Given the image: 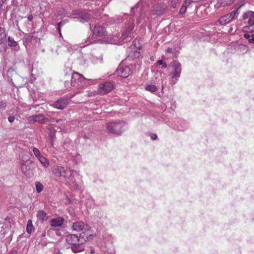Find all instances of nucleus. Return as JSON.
Wrapping results in <instances>:
<instances>
[{
    "label": "nucleus",
    "mask_w": 254,
    "mask_h": 254,
    "mask_svg": "<svg viewBox=\"0 0 254 254\" xmlns=\"http://www.w3.org/2000/svg\"><path fill=\"white\" fill-rule=\"evenodd\" d=\"M89 239L84 232L81 233L79 236L74 234L68 235L66 237V241L70 246L74 253H78L84 250V244Z\"/></svg>",
    "instance_id": "f257e3e1"
},
{
    "label": "nucleus",
    "mask_w": 254,
    "mask_h": 254,
    "mask_svg": "<svg viewBox=\"0 0 254 254\" xmlns=\"http://www.w3.org/2000/svg\"><path fill=\"white\" fill-rule=\"evenodd\" d=\"M64 80L65 87H68L71 85L78 87L79 89H82L85 82V79L82 75L76 72H72L70 69L65 74Z\"/></svg>",
    "instance_id": "f03ea898"
},
{
    "label": "nucleus",
    "mask_w": 254,
    "mask_h": 254,
    "mask_svg": "<svg viewBox=\"0 0 254 254\" xmlns=\"http://www.w3.org/2000/svg\"><path fill=\"white\" fill-rule=\"evenodd\" d=\"M67 16L72 19H76L80 22L85 23L90 19L91 14L88 9L78 8L72 9Z\"/></svg>",
    "instance_id": "7ed1b4c3"
},
{
    "label": "nucleus",
    "mask_w": 254,
    "mask_h": 254,
    "mask_svg": "<svg viewBox=\"0 0 254 254\" xmlns=\"http://www.w3.org/2000/svg\"><path fill=\"white\" fill-rule=\"evenodd\" d=\"M126 125L124 121L109 122L106 124V128L108 132L117 135H121L123 128Z\"/></svg>",
    "instance_id": "20e7f679"
},
{
    "label": "nucleus",
    "mask_w": 254,
    "mask_h": 254,
    "mask_svg": "<svg viewBox=\"0 0 254 254\" xmlns=\"http://www.w3.org/2000/svg\"><path fill=\"white\" fill-rule=\"evenodd\" d=\"M241 21L245 26L243 27V30L245 32H249L250 27L254 25V12L248 10L244 12L242 16Z\"/></svg>",
    "instance_id": "39448f33"
},
{
    "label": "nucleus",
    "mask_w": 254,
    "mask_h": 254,
    "mask_svg": "<svg viewBox=\"0 0 254 254\" xmlns=\"http://www.w3.org/2000/svg\"><path fill=\"white\" fill-rule=\"evenodd\" d=\"M170 67L172 71H170L169 75L172 78H176L177 80L181 73V64L178 61L174 60L171 63Z\"/></svg>",
    "instance_id": "423d86ee"
},
{
    "label": "nucleus",
    "mask_w": 254,
    "mask_h": 254,
    "mask_svg": "<svg viewBox=\"0 0 254 254\" xmlns=\"http://www.w3.org/2000/svg\"><path fill=\"white\" fill-rule=\"evenodd\" d=\"M241 6L238 7L235 11L225 14L219 19V22L221 25H225L231 22L233 19L236 17L240 13Z\"/></svg>",
    "instance_id": "0eeeda50"
},
{
    "label": "nucleus",
    "mask_w": 254,
    "mask_h": 254,
    "mask_svg": "<svg viewBox=\"0 0 254 254\" xmlns=\"http://www.w3.org/2000/svg\"><path fill=\"white\" fill-rule=\"evenodd\" d=\"M116 74L123 78H126L132 73L131 69L129 65H125L123 63L119 64L116 70Z\"/></svg>",
    "instance_id": "6e6552de"
},
{
    "label": "nucleus",
    "mask_w": 254,
    "mask_h": 254,
    "mask_svg": "<svg viewBox=\"0 0 254 254\" xmlns=\"http://www.w3.org/2000/svg\"><path fill=\"white\" fill-rule=\"evenodd\" d=\"M6 43L5 30L3 27H0V53H3L6 51L7 47Z\"/></svg>",
    "instance_id": "1a4fd4ad"
},
{
    "label": "nucleus",
    "mask_w": 254,
    "mask_h": 254,
    "mask_svg": "<svg viewBox=\"0 0 254 254\" xmlns=\"http://www.w3.org/2000/svg\"><path fill=\"white\" fill-rule=\"evenodd\" d=\"M72 228L73 230L77 232L83 231L86 236H91V234H87L86 235L85 234L86 232H88L90 227L88 225L84 224L83 222L79 221L73 223L72 225Z\"/></svg>",
    "instance_id": "9d476101"
},
{
    "label": "nucleus",
    "mask_w": 254,
    "mask_h": 254,
    "mask_svg": "<svg viewBox=\"0 0 254 254\" xmlns=\"http://www.w3.org/2000/svg\"><path fill=\"white\" fill-rule=\"evenodd\" d=\"M114 87V84L112 82H106L99 85L98 91L100 94H106L112 91Z\"/></svg>",
    "instance_id": "9b49d317"
},
{
    "label": "nucleus",
    "mask_w": 254,
    "mask_h": 254,
    "mask_svg": "<svg viewBox=\"0 0 254 254\" xmlns=\"http://www.w3.org/2000/svg\"><path fill=\"white\" fill-rule=\"evenodd\" d=\"M28 120L31 123L38 122L40 124H45L47 122L48 119L43 114H39L29 116Z\"/></svg>",
    "instance_id": "f8f14e48"
},
{
    "label": "nucleus",
    "mask_w": 254,
    "mask_h": 254,
    "mask_svg": "<svg viewBox=\"0 0 254 254\" xmlns=\"http://www.w3.org/2000/svg\"><path fill=\"white\" fill-rule=\"evenodd\" d=\"M106 29L103 26V23L96 24L93 30V34L97 36H104L105 35Z\"/></svg>",
    "instance_id": "ddd939ff"
},
{
    "label": "nucleus",
    "mask_w": 254,
    "mask_h": 254,
    "mask_svg": "<svg viewBox=\"0 0 254 254\" xmlns=\"http://www.w3.org/2000/svg\"><path fill=\"white\" fill-rule=\"evenodd\" d=\"M68 102L69 100L67 98H62L56 101L53 104V106L58 109L63 110L68 105Z\"/></svg>",
    "instance_id": "4468645a"
},
{
    "label": "nucleus",
    "mask_w": 254,
    "mask_h": 254,
    "mask_svg": "<svg viewBox=\"0 0 254 254\" xmlns=\"http://www.w3.org/2000/svg\"><path fill=\"white\" fill-rule=\"evenodd\" d=\"M73 171L68 168L64 169L63 177L68 180L69 183H73L74 180L73 179Z\"/></svg>",
    "instance_id": "2eb2a0df"
},
{
    "label": "nucleus",
    "mask_w": 254,
    "mask_h": 254,
    "mask_svg": "<svg viewBox=\"0 0 254 254\" xmlns=\"http://www.w3.org/2000/svg\"><path fill=\"white\" fill-rule=\"evenodd\" d=\"M64 219L63 218L59 217L51 219L50 221V224L53 227H60L64 224Z\"/></svg>",
    "instance_id": "dca6fc26"
},
{
    "label": "nucleus",
    "mask_w": 254,
    "mask_h": 254,
    "mask_svg": "<svg viewBox=\"0 0 254 254\" xmlns=\"http://www.w3.org/2000/svg\"><path fill=\"white\" fill-rule=\"evenodd\" d=\"M65 168L62 166H56L53 170V173L58 177H63Z\"/></svg>",
    "instance_id": "f3484780"
},
{
    "label": "nucleus",
    "mask_w": 254,
    "mask_h": 254,
    "mask_svg": "<svg viewBox=\"0 0 254 254\" xmlns=\"http://www.w3.org/2000/svg\"><path fill=\"white\" fill-rule=\"evenodd\" d=\"M21 171L26 176H29L31 173V170L30 166L27 164L26 162L23 163L21 167Z\"/></svg>",
    "instance_id": "a211bd4d"
},
{
    "label": "nucleus",
    "mask_w": 254,
    "mask_h": 254,
    "mask_svg": "<svg viewBox=\"0 0 254 254\" xmlns=\"http://www.w3.org/2000/svg\"><path fill=\"white\" fill-rule=\"evenodd\" d=\"M133 33L130 31L126 30L122 34L121 37V39L122 41L126 40L127 41H129L132 37L133 36Z\"/></svg>",
    "instance_id": "6ab92c4d"
},
{
    "label": "nucleus",
    "mask_w": 254,
    "mask_h": 254,
    "mask_svg": "<svg viewBox=\"0 0 254 254\" xmlns=\"http://www.w3.org/2000/svg\"><path fill=\"white\" fill-rule=\"evenodd\" d=\"M8 45L10 47H15V50L18 51L19 49V47H17V43L15 41L13 38L10 36H8L7 38Z\"/></svg>",
    "instance_id": "aec40b11"
},
{
    "label": "nucleus",
    "mask_w": 254,
    "mask_h": 254,
    "mask_svg": "<svg viewBox=\"0 0 254 254\" xmlns=\"http://www.w3.org/2000/svg\"><path fill=\"white\" fill-rule=\"evenodd\" d=\"M37 217L39 220L44 221L46 220L48 218L47 214L43 210H40L38 211Z\"/></svg>",
    "instance_id": "412c9836"
},
{
    "label": "nucleus",
    "mask_w": 254,
    "mask_h": 254,
    "mask_svg": "<svg viewBox=\"0 0 254 254\" xmlns=\"http://www.w3.org/2000/svg\"><path fill=\"white\" fill-rule=\"evenodd\" d=\"M34 231V228L32 224V221L31 220H28L26 226V232L28 234H31Z\"/></svg>",
    "instance_id": "4be33fe9"
},
{
    "label": "nucleus",
    "mask_w": 254,
    "mask_h": 254,
    "mask_svg": "<svg viewBox=\"0 0 254 254\" xmlns=\"http://www.w3.org/2000/svg\"><path fill=\"white\" fill-rule=\"evenodd\" d=\"M38 159L44 167L47 168L49 166V162L48 160L43 155Z\"/></svg>",
    "instance_id": "5701e85b"
},
{
    "label": "nucleus",
    "mask_w": 254,
    "mask_h": 254,
    "mask_svg": "<svg viewBox=\"0 0 254 254\" xmlns=\"http://www.w3.org/2000/svg\"><path fill=\"white\" fill-rule=\"evenodd\" d=\"M145 90L154 92L157 90V87L155 85L152 84H147L145 87Z\"/></svg>",
    "instance_id": "b1692460"
},
{
    "label": "nucleus",
    "mask_w": 254,
    "mask_h": 254,
    "mask_svg": "<svg viewBox=\"0 0 254 254\" xmlns=\"http://www.w3.org/2000/svg\"><path fill=\"white\" fill-rule=\"evenodd\" d=\"M35 187L37 192L40 193L43 190V185L39 182H36L35 183Z\"/></svg>",
    "instance_id": "393cba45"
},
{
    "label": "nucleus",
    "mask_w": 254,
    "mask_h": 254,
    "mask_svg": "<svg viewBox=\"0 0 254 254\" xmlns=\"http://www.w3.org/2000/svg\"><path fill=\"white\" fill-rule=\"evenodd\" d=\"M67 21H68L66 19H64V20H62L61 22H60L59 23H58L57 24V25H58L57 29H58L59 32V34L60 35H61V27L63 26L66 23H67Z\"/></svg>",
    "instance_id": "a878e982"
},
{
    "label": "nucleus",
    "mask_w": 254,
    "mask_h": 254,
    "mask_svg": "<svg viewBox=\"0 0 254 254\" xmlns=\"http://www.w3.org/2000/svg\"><path fill=\"white\" fill-rule=\"evenodd\" d=\"M33 152L35 155V156L37 157V159L40 158L42 155L41 154L40 151L39 150V149L36 147L33 148Z\"/></svg>",
    "instance_id": "bb28decb"
},
{
    "label": "nucleus",
    "mask_w": 254,
    "mask_h": 254,
    "mask_svg": "<svg viewBox=\"0 0 254 254\" xmlns=\"http://www.w3.org/2000/svg\"><path fill=\"white\" fill-rule=\"evenodd\" d=\"M232 0H222L220 4L223 6L230 5L232 3Z\"/></svg>",
    "instance_id": "cd10ccee"
},
{
    "label": "nucleus",
    "mask_w": 254,
    "mask_h": 254,
    "mask_svg": "<svg viewBox=\"0 0 254 254\" xmlns=\"http://www.w3.org/2000/svg\"><path fill=\"white\" fill-rule=\"evenodd\" d=\"M7 106L6 103L5 102L1 101H0V109L4 110Z\"/></svg>",
    "instance_id": "c85d7f7f"
},
{
    "label": "nucleus",
    "mask_w": 254,
    "mask_h": 254,
    "mask_svg": "<svg viewBox=\"0 0 254 254\" xmlns=\"http://www.w3.org/2000/svg\"><path fill=\"white\" fill-rule=\"evenodd\" d=\"M133 29H134V24L133 23H131V24H129V25L128 26V27L126 29V30L130 31L131 32H132V31L133 30Z\"/></svg>",
    "instance_id": "c756f323"
},
{
    "label": "nucleus",
    "mask_w": 254,
    "mask_h": 254,
    "mask_svg": "<svg viewBox=\"0 0 254 254\" xmlns=\"http://www.w3.org/2000/svg\"><path fill=\"white\" fill-rule=\"evenodd\" d=\"M180 0H172L171 5L173 8H175L177 6V4L179 2Z\"/></svg>",
    "instance_id": "7c9ffc66"
},
{
    "label": "nucleus",
    "mask_w": 254,
    "mask_h": 254,
    "mask_svg": "<svg viewBox=\"0 0 254 254\" xmlns=\"http://www.w3.org/2000/svg\"><path fill=\"white\" fill-rule=\"evenodd\" d=\"M187 8V7L183 5L181 8L180 10V13L181 14H184L186 11Z\"/></svg>",
    "instance_id": "2f4dec72"
},
{
    "label": "nucleus",
    "mask_w": 254,
    "mask_h": 254,
    "mask_svg": "<svg viewBox=\"0 0 254 254\" xmlns=\"http://www.w3.org/2000/svg\"><path fill=\"white\" fill-rule=\"evenodd\" d=\"M33 35H31V34H29L28 35L26 36V37H25V41L27 42H29L31 41V40H32V38H33Z\"/></svg>",
    "instance_id": "473e14b6"
},
{
    "label": "nucleus",
    "mask_w": 254,
    "mask_h": 254,
    "mask_svg": "<svg viewBox=\"0 0 254 254\" xmlns=\"http://www.w3.org/2000/svg\"><path fill=\"white\" fill-rule=\"evenodd\" d=\"M191 1L190 0H186L183 3V5H185V6L187 7V8L191 4Z\"/></svg>",
    "instance_id": "72a5a7b5"
},
{
    "label": "nucleus",
    "mask_w": 254,
    "mask_h": 254,
    "mask_svg": "<svg viewBox=\"0 0 254 254\" xmlns=\"http://www.w3.org/2000/svg\"><path fill=\"white\" fill-rule=\"evenodd\" d=\"M90 43H92V42L91 40H86L85 42V44H83V45L80 46V47H84L85 46L89 45Z\"/></svg>",
    "instance_id": "f704fd0d"
},
{
    "label": "nucleus",
    "mask_w": 254,
    "mask_h": 254,
    "mask_svg": "<svg viewBox=\"0 0 254 254\" xmlns=\"http://www.w3.org/2000/svg\"><path fill=\"white\" fill-rule=\"evenodd\" d=\"M150 136L151 138L153 140H155L157 138V135L155 133H150Z\"/></svg>",
    "instance_id": "c9c22d12"
},
{
    "label": "nucleus",
    "mask_w": 254,
    "mask_h": 254,
    "mask_svg": "<svg viewBox=\"0 0 254 254\" xmlns=\"http://www.w3.org/2000/svg\"><path fill=\"white\" fill-rule=\"evenodd\" d=\"M15 118L13 116H9L8 118V121L9 123H11L14 121Z\"/></svg>",
    "instance_id": "e433bc0d"
},
{
    "label": "nucleus",
    "mask_w": 254,
    "mask_h": 254,
    "mask_svg": "<svg viewBox=\"0 0 254 254\" xmlns=\"http://www.w3.org/2000/svg\"><path fill=\"white\" fill-rule=\"evenodd\" d=\"M244 37L246 39L249 40V39H250V38H251V37H252V35H250L249 34H248V33H245V34L244 35Z\"/></svg>",
    "instance_id": "4c0bfd02"
},
{
    "label": "nucleus",
    "mask_w": 254,
    "mask_h": 254,
    "mask_svg": "<svg viewBox=\"0 0 254 254\" xmlns=\"http://www.w3.org/2000/svg\"><path fill=\"white\" fill-rule=\"evenodd\" d=\"M249 41L251 43H254V34H252V37L249 39Z\"/></svg>",
    "instance_id": "58836bf2"
},
{
    "label": "nucleus",
    "mask_w": 254,
    "mask_h": 254,
    "mask_svg": "<svg viewBox=\"0 0 254 254\" xmlns=\"http://www.w3.org/2000/svg\"><path fill=\"white\" fill-rule=\"evenodd\" d=\"M53 122H55L57 123L61 124V123L63 122V120H62V119L56 120L55 119H53Z\"/></svg>",
    "instance_id": "ea45409f"
},
{
    "label": "nucleus",
    "mask_w": 254,
    "mask_h": 254,
    "mask_svg": "<svg viewBox=\"0 0 254 254\" xmlns=\"http://www.w3.org/2000/svg\"><path fill=\"white\" fill-rule=\"evenodd\" d=\"M74 189L77 190H80L81 187L79 186L78 185L75 184L73 186Z\"/></svg>",
    "instance_id": "a19ab883"
},
{
    "label": "nucleus",
    "mask_w": 254,
    "mask_h": 254,
    "mask_svg": "<svg viewBox=\"0 0 254 254\" xmlns=\"http://www.w3.org/2000/svg\"><path fill=\"white\" fill-rule=\"evenodd\" d=\"M163 62L162 60H159L157 62V63H156V65H162L163 64Z\"/></svg>",
    "instance_id": "79ce46f5"
},
{
    "label": "nucleus",
    "mask_w": 254,
    "mask_h": 254,
    "mask_svg": "<svg viewBox=\"0 0 254 254\" xmlns=\"http://www.w3.org/2000/svg\"><path fill=\"white\" fill-rule=\"evenodd\" d=\"M33 18V17L32 15H31H31H28V17H27V19H28V20L29 21H32Z\"/></svg>",
    "instance_id": "37998d69"
},
{
    "label": "nucleus",
    "mask_w": 254,
    "mask_h": 254,
    "mask_svg": "<svg viewBox=\"0 0 254 254\" xmlns=\"http://www.w3.org/2000/svg\"><path fill=\"white\" fill-rule=\"evenodd\" d=\"M6 0H0V8L2 6L3 3L6 1Z\"/></svg>",
    "instance_id": "c03bdc74"
},
{
    "label": "nucleus",
    "mask_w": 254,
    "mask_h": 254,
    "mask_svg": "<svg viewBox=\"0 0 254 254\" xmlns=\"http://www.w3.org/2000/svg\"><path fill=\"white\" fill-rule=\"evenodd\" d=\"M251 29L249 28V32H254V25L253 27H250Z\"/></svg>",
    "instance_id": "a18cd8bd"
},
{
    "label": "nucleus",
    "mask_w": 254,
    "mask_h": 254,
    "mask_svg": "<svg viewBox=\"0 0 254 254\" xmlns=\"http://www.w3.org/2000/svg\"><path fill=\"white\" fill-rule=\"evenodd\" d=\"M162 65L163 68H166L167 67V64L165 63H163V64Z\"/></svg>",
    "instance_id": "49530a36"
},
{
    "label": "nucleus",
    "mask_w": 254,
    "mask_h": 254,
    "mask_svg": "<svg viewBox=\"0 0 254 254\" xmlns=\"http://www.w3.org/2000/svg\"><path fill=\"white\" fill-rule=\"evenodd\" d=\"M139 2L137 3L136 4L135 6L134 7H132V8H131V10H133V9H134V8L138 7V6H139Z\"/></svg>",
    "instance_id": "de8ad7c7"
},
{
    "label": "nucleus",
    "mask_w": 254,
    "mask_h": 254,
    "mask_svg": "<svg viewBox=\"0 0 254 254\" xmlns=\"http://www.w3.org/2000/svg\"><path fill=\"white\" fill-rule=\"evenodd\" d=\"M167 52L168 53H171L172 52V49L171 48H168L167 50Z\"/></svg>",
    "instance_id": "09e8293b"
},
{
    "label": "nucleus",
    "mask_w": 254,
    "mask_h": 254,
    "mask_svg": "<svg viewBox=\"0 0 254 254\" xmlns=\"http://www.w3.org/2000/svg\"><path fill=\"white\" fill-rule=\"evenodd\" d=\"M156 11V13L157 14H160L161 13H162V11H157V10Z\"/></svg>",
    "instance_id": "8fccbe9b"
},
{
    "label": "nucleus",
    "mask_w": 254,
    "mask_h": 254,
    "mask_svg": "<svg viewBox=\"0 0 254 254\" xmlns=\"http://www.w3.org/2000/svg\"><path fill=\"white\" fill-rule=\"evenodd\" d=\"M63 254L61 252H60V251L57 253V254Z\"/></svg>",
    "instance_id": "3c124183"
},
{
    "label": "nucleus",
    "mask_w": 254,
    "mask_h": 254,
    "mask_svg": "<svg viewBox=\"0 0 254 254\" xmlns=\"http://www.w3.org/2000/svg\"><path fill=\"white\" fill-rule=\"evenodd\" d=\"M64 9H62V14H64Z\"/></svg>",
    "instance_id": "603ef678"
},
{
    "label": "nucleus",
    "mask_w": 254,
    "mask_h": 254,
    "mask_svg": "<svg viewBox=\"0 0 254 254\" xmlns=\"http://www.w3.org/2000/svg\"><path fill=\"white\" fill-rule=\"evenodd\" d=\"M80 90H78L76 92V93H80Z\"/></svg>",
    "instance_id": "864d4df0"
},
{
    "label": "nucleus",
    "mask_w": 254,
    "mask_h": 254,
    "mask_svg": "<svg viewBox=\"0 0 254 254\" xmlns=\"http://www.w3.org/2000/svg\"><path fill=\"white\" fill-rule=\"evenodd\" d=\"M176 82H177L176 81H173V83H174V84H176Z\"/></svg>",
    "instance_id": "5fc2aeb1"
}]
</instances>
